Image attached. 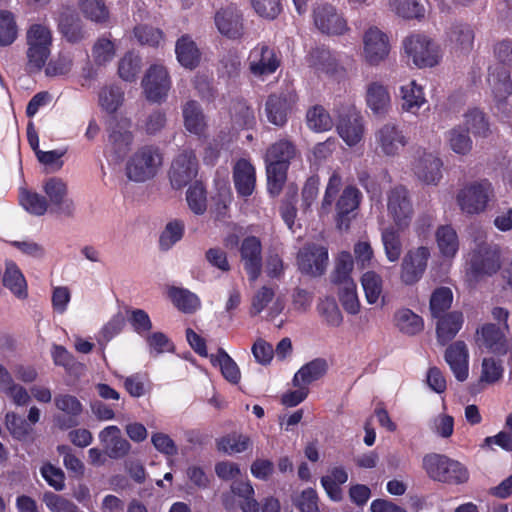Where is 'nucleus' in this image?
Masks as SVG:
<instances>
[{
  "label": "nucleus",
  "mask_w": 512,
  "mask_h": 512,
  "mask_svg": "<svg viewBox=\"0 0 512 512\" xmlns=\"http://www.w3.org/2000/svg\"><path fill=\"white\" fill-rule=\"evenodd\" d=\"M313 22L323 34L343 35L349 30L346 19L329 3H317L313 8Z\"/></svg>",
  "instance_id": "obj_12"
},
{
  "label": "nucleus",
  "mask_w": 512,
  "mask_h": 512,
  "mask_svg": "<svg viewBox=\"0 0 512 512\" xmlns=\"http://www.w3.org/2000/svg\"><path fill=\"white\" fill-rule=\"evenodd\" d=\"M18 37L15 15L8 10H0V47L12 45Z\"/></svg>",
  "instance_id": "obj_51"
},
{
  "label": "nucleus",
  "mask_w": 512,
  "mask_h": 512,
  "mask_svg": "<svg viewBox=\"0 0 512 512\" xmlns=\"http://www.w3.org/2000/svg\"><path fill=\"white\" fill-rule=\"evenodd\" d=\"M239 252L248 279L253 283L262 272V244L260 239L256 236L245 237L242 240Z\"/></svg>",
  "instance_id": "obj_17"
},
{
  "label": "nucleus",
  "mask_w": 512,
  "mask_h": 512,
  "mask_svg": "<svg viewBox=\"0 0 512 512\" xmlns=\"http://www.w3.org/2000/svg\"><path fill=\"white\" fill-rule=\"evenodd\" d=\"M398 228L393 226L386 227L381 232V240L387 259L390 262L399 260L402 253V242Z\"/></svg>",
  "instance_id": "obj_46"
},
{
  "label": "nucleus",
  "mask_w": 512,
  "mask_h": 512,
  "mask_svg": "<svg viewBox=\"0 0 512 512\" xmlns=\"http://www.w3.org/2000/svg\"><path fill=\"white\" fill-rule=\"evenodd\" d=\"M336 130L348 146H356L364 135L363 119L355 109L349 108L338 115Z\"/></svg>",
  "instance_id": "obj_19"
},
{
  "label": "nucleus",
  "mask_w": 512,
  "mask_h": 512,
  "mask_svg": "<svg viewBox=\"0 0 512 512\" xmlns=\"http://www.w3.org/2000/svg\"><path fill=\"white\" fill-rule=\"evenodd\" d=\"M397 15L404 19H421L424 17L425 8L417 0H392Z\"/></svg>",
  "instance_id": "obj_61"
},
{
  "label": "nucleus",
  "mask_w": 512,
  "mask_h": 512,
  "mask_svg": "<svg viewBox=\"0 0 512 512\" xmlns=\"http://www.w3.org/2000/svg\"><path fill=\"white\" fill-rule=\"evenodd\" d=\"M338 298L343 309L351 314L355 315L360 310V303L357 296V286L355 282H349L348 285L339 287Z\"/></svg>",
  "instance_id": "obj_60"
},
{
  "label": "nucleus",
  "mask_w": 512,
  "mask_h": 512,
  "mask_svg": "<svg viewBox=\"0 0 512 512\" xmlns=\"http://www.w3.org/2000/svg\"><path fill=\"white\" fill-rule=\"evenodd\" d=\"M79 8L85 18L104 23L109 19V10L104 0H78Z\"/></svg>",
  "instance_id": "obj_52"
},
{
  "label": "nucleus",
  "mask_w": 512,
  "mask_h": 512,
  "mask_svg": "<svg viewBox=\"0 0 512 512\" xmlns=\"http://www.w3.org/2000/svg\"><path fill=\"white\" fill-rule=\"evenodd\" d=\"M19 203L28 213L35 216H42L48 210L46 197L27 189L20 190Z\"/></svg>",
  "instance_id": "obj_47"
},
{
  "label": "nucleus",
  "mask_w": 512,
  "mask_h": 512,
  "mask_svg": "<svg viewBox=\"0 0 512 512\" xmlns=\"http://www.w3.org/2000/svg\"><path fill=\"white\" fill-rule=\"evenodd\" d=\"M446 36L450 48L455 52L469 53L473 49L475 33L467 23H453L448 28Z\"/></svg>",
  "instance_id": "obj_26"
},
{
  "label": "nucleus",
  "mask_w": 512,
  "mask_h": 512,
  "mask_svg": "<svg viewBox=\"0 0 512 512\" xmlns=\"http://www.w3.org/2000/svg\"><path fill=\"white\" fill-rule=\"evenodd\" d=\"M501 268V250L496 244L480 243L470 253L469 270L475 277L492 276Z\"/></svg>",
  "instance_id": "obj_7"
},
{
  "label": "nucleus",
  "mask_w": 512,
  "mask_h": 512,
  "mask_svg": "<svg viewBox=\"0 0 512 512\" xmlns=\"http://www.w3.org/2000/svg\"><path fill=\"white\" fill-rule=\"evenodd\" d=\"M298 96L295 90L281 89L268 95L265 114L270 124L282 128L296 110Z\"/></svg>",
  "instance_id": "obj_6"
},
{
  "label": "nucleus",
  "mask_w": 512,
  "mask_h": 512,
  "mask_svg": "<svg viewBox=\"0 0 512 512\" xmlns=\"http://www.w3.org/2000/svg\"><path fill=\"white\" fill-rule=\"evenodd\" d=\"M465 124L474 136L487 137L490 125L486 115L478 108L470 109L465 115Z\"/></svg>",
  "instance_id": "obj_57"
},
{
  "label": "nucleus",
  "mask_w": 512,
  "mask_h": 512,
  "mask_svg": "<svg viewBox=\"0 0 512 512\" xmlns=\"http://www.w3.org/2000/svg\"><path fill=\"white\" fill-rule=\"evenodd\" d=\"M362 194L355 186H347L336 202V225L340 230H348L351 220L361 202Z\"/></svg>",
  "instance_id": "obj_18"
},
{
  "label": "nucleus",
  "mask_w": 512,
  "mask_h": 512,
  "mask_svg": "<svg viewBox=\"0 0 512 512\" xmlns=\"http://www.w3.org/2000/svg\"><path fill=\"white\" fill-rule=\"evenodd\" d=\"M58 29L63 38L72 44L79 43L85 36L82 21L75 13H62L59 18Z\"/></svg>",
  "instance_id": "obj_36"
},
{
  "label": "nucleus",
  "mask_w": 512,
  "mask_h": 512,
  "mask_svg": "<svg viewBox=\"0 0 512 512\" xmlns=\"http://www.w3.org/2000/svg\"><path fill=\"white\" fill-rule=\"evenodd\" d=\"M249 70L257 77L268 76L277 71L281 65V54L275 47L261 42L249 54Z\"/></svg>",
  "instance_id": "obj_11"
},
{
  "label": "nucleus",
  "mask_w": 512,
  "mask_h": 512,
  "mask_svg": "<svg viewBox=\"0 0 512 512\" xmlns=\"http://www.w3.org/2000/svg\"><path fill=\"white\" fill-rule=\"evenodd\" d=\"M387 210L398 229L404 230L410 225L414 210L404 186H396L388 192Z\"/></svg>",
  "instance_id": "obj_10"
},
{
  "label": "nucleus",
  "mask_w": 512,
  "mask_h": 512,
  "mask_svg": "<svg viewBox=\"0 0 512 512\" xmlns=\"http://www.w3.org/2000/svg\"><path fill=\"white\" fill-rule=\"evenodd\" d=\"M175 52L177 60L185 68L194 69L200 63L201 53L196 43L188 35H183L177 40Z\"/></svg>",
  "instance_id": "obj_33"
},
{
  "label": "nucleus",
  "mask_w": 512,
  "mask_h": 512,
  "mask_svg": "<svg viewBox=\"0 0 512 512\" xmlns=\"http://www.w3.org/2000/svg\"><path fill=\"white\" fill-rule=\"evenodd\" d=\"M477 335H480L481 346H484L489 352L497 356L507 354L509 350L507 338L496 324L486 323L482 325L477 329Z\"/></svg>",
  "instance_id": "obj_24"
},
{
  "label": "nucleus",
  "mask_w": 512,
  "mask_h": 512,
  "mask_svg": "<svg viewBox=\"0 0 512 512\" xmlns=\"http://www.w3.org/2000/svg\"><path fill=\"white\" fill-rule=\"evenodd\" d=\"M361 284L369 304H375L383 290L382 277L375 271H367L361 277Z\"/></svg>",
  "instance_id": "obj_56"
},
{
  "label": "nucleus",
  "mask_w": 512,
  "mask_h": 512,
  "mask_svg": "<svg viewBox=\"0 0 512 512\" xmlns=\"http://www.w3.org/2000/svg\"><path fill=\"white\" fill-rule=\"evenodd\" d=\"M183 118L185 128L193 134L200 135L204 132L205 122L202 109L197 101L189 100L183 106Z\"/></svg>",
  "instance_id": "obj_39"
},
{
  "label": "nucleus",
  "mask_w": 512,
  "mask_h": 512,
  "mask_svg": "<svg viewBox=\"0 0 512 512\" xmlns=\"http://www.w3.org/2000/svg\"><path fill=\"white\" fill-rule=\"evenodd\" d=\"M214 22L219 33L230 40H239L244 35L243 15L236 6L229 5L218 10Z\"/></svg>",
  "instance_id": "obj_16"
},
{
  "label": "nucleus",
  "mask_w": 512,
  "mask_h": 512,
  "mask_svg": "<svg viewBox=\"0 0 512 512\" xmlns=\"http://www.w3.org/2000/svg\"><path fill=\"white\" fill-rule=\"evenodd\" d=\"M440 158L432 153L424 152L414 164L416 176L427 184H437L442 177Z\"/></svg>",
  "instance_id": "obj_27"
},
{
  "label": "nucleus",
  "mask_w": 512,
  "mask_h": 512,
  "mask_svg": "<svg viewBox=\"0 0 512 512\" xmlns=\"http://www.w3.org/2000/svg\"><path fill=\"white\" fill-rule=\"evenodd\" d=\"M212 365L219 366L223 377L232 384H238L241 379V373L236 362L223 349L219 348L216 355L210 356Z\"/></svg>",
  "instance_id": "obj_40"
},
{
  "label": "nucleus",
  "mask_w": 512,
  "mask_h": 512,
  "mask_svg": "<svg viewBox=\"0 0 512 512\" xmlns=\"http://www.w3.org/2000/svg\"><path fill=\"white\" fill-rule=\"evenodd\" d=\"M119 378L123 380V386L127 393L134 398H140L148 391L149 378L146 373L137 372L130 376H120Z\"/></svg>",
  "instance_id": "obj_59"
},
{
  "label": "nucleus",
  "mask_w": 512,
  "mask_h": 512,
  "mask_svg": "<svg viewBox=\"0 0 512 512\" xmlns=\"http://www.w3.org/2000/svg\"><path fill=\"white\" fill-rule=\"evenodd\" d=\"M216 447L219 452L233 455L243 453L252 447V440L248 435L231 432L216 440Z\"/></svg>",
  "instance_id": "obj_37"
},
{
  "label": "nucleus",
  "mask_w": 512,
  "mask_h": 512,
  "mask_svg": "<svg viewBox=\"0 0 512 512\" xmlns=\"http://www.w3.org/2000/svg\"><path fill=\"white\" fill-rule=\"evenodd\" d=\"M437 318V339L441 345H445L451 341L461 329L464 321L463 314L458 311H453Z\"/></svg>",
  "instance_id": "obj_30"
},
{
  "label": "nucleus",
  "mask_w": 512,
  "mask_h": 512,
  "mask_svg": "<svg viewBox=\"0 0 512 512\" xmlns=\"http://www.w3.org/2000/svg\"><path fill=\"white\" fill-rule=\"evenodd\" d=\"M99 438L105 444L106 454L112 459L123 458L131 448L130 443L120 436V429L117 426L104 428Z\"/></svg>",
  "instance_id": "obj_28"
},
{
  "label": "nucleus",
  "mask_w": 512,
  "mask_h": 512,
  "mask_svg": "<svg viewBox=\"0 0 512 512\" xmlns=\"http://www.w3.org/2000/svg\"><path fill=\"white\" fill-rule=\"evenodd\" d=\"M353 267L354 262L352 255L346 251L341 252L336 260L335 268L330 276L331 282L338 287L348 285L349 282H354L351 277Z\"/></svg>",
  "instance_id": "obj_42"
},
{
  "label": "nucleus",
  "mask_w": 512,
  "mask_h": 512,
  "mask_svg": "<svg viewBox=\"0 0 512 512\" xmlns=\"http://www.w3.org/2000/svg\"><path fill=\"white\" fill-rule=\"evenodd\" d=\"M306 123L315 132L329 131L334 125L331 115L322 105H314L307 110Z\"/></svg>",
  "instance_id": "obj_45"
},
{
  "label": "nucleus",
  "mask_w": 512,
  "mask_h": 512,
  "mask_svg": "<svg viewBox=\"0 0 512 512\" xmlns=\"http://www.w3.org/2000/svg\"><path fill=\"white\" fill-rule=\"evenodd\" d=\"M469 129L456 126L447 132V142L453 152L459 155H466L472 149V140L469 136Z\"/></svg>",
  "instance_id": "obj_49"
},
{
  "label": "nucleus",
  "mask_w": 512,
  "mask_h": 512,
  "mask_svg": "<svg viewBox=\"0 0 512 512\" xmlns=\"http://www.w3.org/2000/svg\"><path fill=\"white\" fill-rule=\"evenodd\" d=\"M198 162L192 150H184L172 162L169 170L171 185L180 189L189 184L197 175Z\"/></svg>",
  "instance_id": "obj_14"
},
{
  "label": "nucleus",
  "mask_w": 512,
  "mask_h": 512,
  "mask_svg": "<svg viewBox=\"0 0 512 512\" xmlns=\"http://www.w3.org/2000/svg\"><path fill=\"white\" fill-rule=\"evenodd\" d=\"M296 155V146L288 139H280L273 143L266 151L265 163L290 166Z\"/></svg>",
  "instance_id": "obj_35"
},
{
  "label": "nucleus",
  "mask_w": 512,
  "mask_h": 512,
  "mask_svg": "<svg viewBox=\"0 0 512 512\" xmlns=\"http://www.w3.org/2000/svg\"><path fill=\"white\" fill-rule=\"evenodd\" d=\"M328 259V249L326 247L311 244L299 251L297 263L302 273L316 277L325 273Z\"/></svg>",
  "instance_id": "obj_15"
},
{
  "label": "nucleus",
  "mask_w": 512,
  "mask_h": 512,
  "mask_svg": "<svg viewBox=\"0 0 512 512\" xmlns=\"http://www.w3.org/2000/svg\"><path fill=\"white\" fill-rule=\"evenodd\" d=\"M142 60L134 52H127L119 61L118 74L121 79L127 82L136 80L141 70Z\"/></svg>",
  "instance_id": "obj_55"
},
{
  "label": "nucleus",
  "mask_w": 512,
  "mask_h": 512,
  "mask_svg": "<svg viewBox=\"0 0 512 512\" xmlns=\"http://www.w3.org/2000/svg\"><path fill=\"white\" fill-rule=\"evenodd\" d=\"M167 296L172 304L185 314H192L201 306L199 297L186 288L171 286L168 288Z\"/></svg>",
  "instance_id": "obj_32"
},
{
  "label": "nucleus",
  "mask_w": 512,
  "mask_h": 512,
  "mask_svg": "<svg viewBox=\"0 0 512 512\" xmlns=\"http://www.w3.org/2000/svg\"><path fill=\"white\" fill-rule=\"evenodd\" d=\"M469 353L464 341H456L449 345L445 351V361L449 365L455 378L463 382L468 378Z\"/></svg>",
  "instance_id": "obj_25"
},
{
  "label": "nucleus",
  "mask_w": 512,
  "mask_h": 512,
  "mask_svg": "<svg viewBox=\"0 0 512 512\" xmlns=\"http://www.w3.org/2000/svg\"><path fill=\"white\" fill-rule=\"evenodd\" d=\"M92 55L97 65H105L114 58L115 45L110 39L101 37L95 42Z\"/></svg>",
  "instance_id": "obj_63"
},
{
  "label": "nucleus",
  "mask_w": 512,
  "mask_h": 512,
  "mask_svg": "<svg viewBox=\"0 0 512 512\" xmlns=\"http://www.w3.org/2000/svg\"><path fill=\"white\" fill-rule=\"evenodd\" d=\"M133 139V134L129 130V124L124 126L117 123L111 129L108 135V141L117 159H122L128 153Z\"/></svg>",
  "instance_id": "obj_38"
},
{
  "label": "nucleus",
  "mask_w": 512,
  "mask_h": 512,
  "mask_svg": "<svg viewBox=\"0 0 512 512\" xmlns=\"http://www.w3.org/2000/svg\"><path fill=\"white\" fill-rule=\"evenodd\" d=\"M3 286L19 299L28 296L27 282L19 267L13 261L5 263V271L2 278Z\"/></svg>",
  "instance_id": "obj_31"
},
{
  "label": "nucleus",
  "mask_w": 512,
  "mask_h": 512,
  "mask_svg": "<svg viewBox=\"0 0 512 512\" xmlns=\"http://www.w3.org/2000/svg\"><path fill=\"white\" fill-rule=\"evenodd\" d=\"M422 468L427 476L436 482L449 485H462L470 478L467 467L445 454L428 453L422 459Z\"/></svg>",
  "instance_id": "obj_2"
},
{
  "label": "nucleus",
  "mask_w": 512,
  "mask_h": 512,
  "mask_svg": "<svg viewBox=\"0 0 512 512\" xmlns=\"http://www.w3.org/2000/svg\"><path fill=\"white\" fill-rule=\"evenodd\" d=\"M436 241L440 253L444 257H454L459 249V240L455 229L450 225H442L436 231Z\"/></svg>",
  "instance_id": "obj_43"
},
{
  "label": "nucleus",
  "mask_w": 512,
  "mask_h": 512,
  "mask_svg": "<svg viewBox=\"0 0 512 512\" xmlns=\"http://www.w3.org/2000/svg\"><path fill=\"white\" fill-rule=\"evenodd\" d=\"M186 201L190 210L196 215H203L207 210V191L201 182H195L186 192Z\"/></svg>",
  "instance_id": "obj_53"
},
{
  "label": "nucleus",
  "mask_w": 512,
  "mask_h": 512,
  "mask_svg": "<svg viewBox=\"0 0 512 512\" xmlns=\"http://www.w3.org/2000/svg\"><path fill=\"white\" fill-rule=\"evenodd\" d=\"M495 55L500 63L489 67L488 83L491 86L495 107L502 119L512 120V82L510 72L505 65L512 66V41L503 40L495 47Z\"/></svg>",
  "instance_id": "obj_1"
},
{
  "label": "nucleus",
  "mask_w": 512,
  "mask_h": 512,
  "mask_svg": "<svg viewBox=\"0 0 512 512\" xmlns=\"http://www.w3.org/2000/svg\"><path fill=\"white\" fill-rule=\"evenodd\" d=\"M26 45L27 67L30 71H41L51 55V29L44 24H31L26 31Z\"/></svg>",
  "instance_id": "obj_3"
},
{
  "label": "nucleus",
  "mask_w": 512,
  "mask_h": 512,
  "mask_svg": "<svg viewBox=\"0 0 512 512\" xmlns=\"http://www.w3.org/2000/svg\"><path fill=\"white\" fill-rule=\"evenodd\" d=\"M364 53L367 62L376 65L389 53V41L386 34L376 27L369 28L364 35Z\"/></svg>",
  "instance_id": "obj_23"
},
{
  "label": "nucleus",
  "mask_w": 512,
  "mask_h": 512,
  "mask_svg": "<svg viewBox=\"0 0 512 512\" xmlns=\"http://www.w3.org/2000/svg\"><path fill=\"white\" fill-rule=\"evenodd\" d=\"M184 231L185 225L183 221L175 219L168 222L159 238L160 249L167 251L172 248L183 238Z\"/></svg>",
  "instance_id": "obj_54"
},
{
  "label": "nucleus",
  "mask_w": 512,
  "mask_h": 512,
  "mask_svg": "<svg viewBox=\"0 0 512 512\" xmlns=\"http://www.w3.org/2000/svg\"><path fill=\"white\" fill-rule=\"evenodd\" d=\"M142 87L147 100L155 103L165 100L171 88L167 69L163 65H151L142 80Z\"/></svg>",
  "instance_id": "obj_13"
},
{
  "label": "nucleus",
  "mask_w": 512,
  "mask_h": 512,
  "mask_svg": "<svg viewBox=\"0 0 512 512\" xmlns=\"http://www.w3.org/2000/svg\"><path fill=\"white\" fill-rule=\"evenodd\" d=\"M403 45L419 68L433 67L439 63V47L426 35L413 34L404 40Z\"/></svg>",
  "instance_id": "obj_8"
},
{
  "label": "nucleus",
  "mask_w": 512,
  "mask_h": 512,
  "mask_svg": "<svg viewBox=\"0 0 512 512\" xmlns=\"http://www.w3.org/2000/svg\"><path fill=\"white\" fill-rule=\"evenodd\" d=\"M375 141L381 153L388 157L398 155L408 143L403 131L391 123L384 124L376 131Z\"/></svg>",
  "instance_id": "obj_20"
},
{
  "label": "nucleus",
  "mask_w": 512,
  "mask_h": 512,
  "mask_svg": "<svg viewBox=\"0 0 512 512\" xmlns=\"http://www.w3.org/2000/svg\"><path fill=\"white\" fill-rule=\"evenodd\" d=\"M504 368L500 360L484 358L482 361L480 382L494 384L503 376Z\"/></svg>",
  "instance_id": "obj_64"
},
{
  "label": "nucleus",
  "mask_w": 512,
  "mask_h": 512,
  "mask_svg": "<svg viewBox=\"0 0 512 512\" xmlns=\"http://www.w3.org/2000/svg\"><path fill=\"white\" fill-rule=\"evenodd\" d=\"M494 196V189L488 179H481L465 185L457 194V203L462 212L475 215L484 212Z\"/></svg>",
  "instance_id": "obj_5"
},
{
  "label": "nucleus",
  "mask_w": 512,
  "mask_h": 512,
  "mask_svg": "<svg viewBox=\"0 0 512 512\" xmlns=\"http://www.w3.org/2000/svg\"><path fill=\"white\" fill-rule=\"evenodd\" d=\"M163 162L158 147L146 145L139 148L126 164V175L134 182H145L156 176Z\"/></svg>",
  "instance_id": "obj_4"
},
{
  "label": "nucleus",
  "mask_w": 512,
  "mask_h": 512,
  "mask_svg": "<svg viewBox=\"0 0 512 512\" xmlns=\"http://www.w3.org/2000/svg\"><path fill=\"white\" fill-rule=\"evenodd\" d=\"M395 322L399 330L407 335H416L424 327L423 319L408 308L396 312Z\"/></svg>",
  "instance_id": "obj_48"
},
{
  "label": "nucleus",
  "mask_w": 512,
  "mask_h": 512,
  "mask_svg": "<svg viewBox=\"0 0 512 512\" xmlns=\"http://www.w3.org/2000/svg\"><path fill=\"white\" fill-rule=\"evenodd\" d=\"M328 362L324 358H315L308 363L304 364L295 374L292 379L294 386L304 385L309 388V385L315 381L323 378L328 372Z\"/></svg>",
  "instance_id": "obj_29"
},
{
  "label": "nucleus",
  "mask_w": 512,
  "mask_h": 512,
  "mask_svg": "<svg viewBox=\"0 0 512 512\" xmlns=\"http://www.w3.org/2000/svg\"><path fill=\"white\" fill-rule=\"evenodd\" d=\"M289 166L266 163L267 191L272 197L278 196L287 179Z\"/></svg>",
  "instance_id": "obj_50"
},
{
  "label": "nucleus",
  "mask_w": 512,
  "mask_h": 512,
  "mask_svg": "<svg viewBox=\"0 0 512 512\" xmlns=\"http://www.w3.org/2000/svg\"><path fill=\"white\" fill-rule=\"evenodd\" d=\"M5 424L14 439L21 442L34 441V429L27 421L14 412L5 416Z\"/></svg>",
  "instance_id": "obj_41"
},
{
  "label": "nucleus",
  "mask_w": 512,
  "mask_h": 512,
  "mask_svg": "<svg viewBox=\"0 0 512 512\" xmlns=\"http://www.w3.org/2000/svg\"><path fill=\"white\" fill-rule=\"evenodd\" d=\"M430 256V250L426 246L409 249L404 255L401 263V282L407 286H411L419 282L427 269Z\"/></svg>",
  "instance_id": "obj_9"
},
{
  "label": "nucleus",
  "mask_w": 512,
  "mask_h": 512,
  "mask_svg": "<svg viewBox=\"0 0 512 512\" xmlns=\"http://www.w3.org/2000/svg\"><path fill=\"white\" fill-rule=\"evenodd\" d=\"M366 102L375 115H384L390 108L391 98L384 85L372 82L367 87Z\"/></svg>",
  "instance_id": "obj_34"
},
{
  "label": "nucleus",
  "mask_w": 512,
  "mask_h": 512,
  "mask_svg": "<svg viewBox=\"0 0 512 512\" xmlns=\"http://www.w3.org/2000/svg\"><path fill=\"white\" fill-rule=\"evenodd\" d=\"M43 190L51 203V212L67 217L73 215L74 203L71 199L66 197L68 192L67 186L60 178H49L45 182Z\"/></svg>",
  "instance_id": "obj_21"
},
{
  "label": "nucleus",
  "mask_w": 512,
  "mask_h": 512,
  "mask_svg": "<svg viewBox=\"0 0 512 512\" xmlns=\"http://www.w3.org/2000/svg\"><path fill=\"white\" fill-rule=\"evenodd\" d=\"M232 179L239 197L247 199L255 191L256 169L246 158L238 159L232 169Z\"/></svg>",
  "instance_id": "obj_22"
},
{
  "label": "nucleus",
  "mask_w": 512,
  "mask_h": 512,
  "mask_svg": "<svg viewBox=\"0 0 512 512\" xmlns=\"http://www.w3.org/2000/svg\"><path fill=\"white\" fill-rule=\"evenodd\" d=\"M73 58L69 53L60 52L55 59L50 60L45 67L49 77L63 76L72 70Z\"/></svg>",
  "instance_id": "obj_62"
},
{
  "label": "nucleus",
  "mask_w": 512,
  "mask_h": 512,
  "mask_svg": "<svg viewBox=\"0 0 512 512\" xmlns=\"http://www.w3.org/2000/svg\"><path fill=\"white\" fill-rule=\"evenodd\" d=\"M402 109L406 112L417 113L426 102L423 88L412 80L409 84L401 86Z\"/></svg>",
  "instance_id": "obj_44"
},
{
  "label": "nucleus",
  "mask_w": 512,
  "mask_h": 512,
  "mask_svg": "<svg viewBox=\"0 0 512 512\" xmlns=\"http://www.w3.org/2000/svg\"><path fill=\"white\" fill-rule=\"evenodd\" d=\"M453 293L448 287H439L434 290L430 297V311L434 318L444 315L451 307Z\"/></svg>",
  "instance_id": "obj_58"
}]
</instances>
